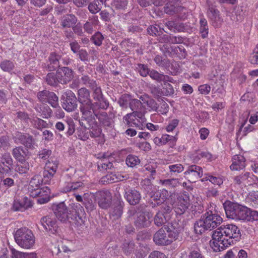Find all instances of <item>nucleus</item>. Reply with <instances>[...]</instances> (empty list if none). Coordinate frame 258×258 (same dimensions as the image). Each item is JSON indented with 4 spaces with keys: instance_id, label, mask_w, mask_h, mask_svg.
Listing matches in <instances>:
<instances>
[{
    "instance_id": "nucleus-1",
    "label": "nucleus",
    "mask_w": 258,
    "mask_h": 258,
    "mask_svg": "<svg viewBox=\"0 0 258 258\" xmlns=\"http://www.w3.org/2000/svg\"><path fill=\"white\" fill-rule=\"evenodd\" d=\"M239 229L234 224L222 225L213 232L210 245L214 251H221L240 239Z\"/></svg>"
},
{
    "instance_id": "nucleus-2",
    "label": "nucleus",
    "mask_w": 258,
    "mask_h": 258,
    "mask_svg": "<svg viewBox=\"0 0 258 258\" xmlns=\"http://www.w3.org/2000/svg\"><path fill=\"white\" fill-rule=\"evenodd\" d=\"M222 222V218L217 214L213 213L210 211L203 215L194 226L195 232L197 234H202L206 230H211Z\"/></svg>"
},
{
    "instance_id": "nucleus-3",
    "label": "nucleus",
    "mask_w": 258,
    "mask_h": 258,
    "mask_svg": "<svg viewBox=\"0 0 258 258\" xmlns=\"http://www.w3.org/2000/svg\"><path fill=\"white\" fill-rule=\"evenodd\" d=\"M78 101L80 103V111L83 117L85 119L91 118L94 115H96L94 109V104L90 99V92L85 88H82L78 91Z\"/></svg>"
},
{
    "instance_id": "nucleus-4",
    "label": "nucleus",
    "mask_w": 258,
    "mask_h": 258,
    "mask_svg": "<svg viewBox=\"0 0 258 258\" xmlns=\"http://www.w3.org/2000/svg\"><path fill=\"white\" fill-rule=\"evenodd\" d=\"M227 218L236 220H247L248 209L237 203L226 202L223 204Z\"/></svg>"
},
{
    "instance_id": "nucleus-5",
    "label": "nucleus",
    "mask_w": 258,
    "mask_h": 258,
    "mask_svg": "<svg viewBox=\"0 0 258 258\" xmlns=\"http://www.w3.org/2000/svg\"><path fill=\"white\" fill-rule=\"evenodd\" d=\"M16 242L21 247L29 249L35 243V236L32 231L26 227L18 229L15 233Z\"/></svg>"
},
{
    "instance_id": "nucleus-6",
    "label": "nucleus",
    "mask_w": 258,
    "mask_h": 258,
    "mask_svg": "<svg viewBox=\"0 0 258 258\" xmlns=\"http://www.w3.org/2000/svg\"><path fill=\"white\" fill-rule=\"evenodd\" d=\"M178 234V230L173 227L168 228L166 231L160 229L154 234L153 240L158 245H167L177 238Z\"/></svg>"
},
{
    "instance_id": "nucleus-7",
    "label": "nucleus",
    "mask_w": 258,
    "mask_h": 258,
    "mask_svg": "<svg viewBox=\"0 0 258 258\" xmlns=\"http://www.w3.org/2000/svg\"><path fill=\"white\" fill-rule=\"evenodd\" d=\"M123 120L128 126H135L140 130L145 127L146 121L144 114L139 111H133L127 114L123 117Z\"/></svg>"
},
{
    "instance_id": "nucleus-8",
    "label": "nucleus",
    "mask_w": 258,
    "mask_h": 258,
    "mask_svg": "<svg viewBox=\"0 0 258 258\" xmlns=\"http://www.w3.org/2000/svg\"><path fill=\"white\" fill-rule=\"evenodd\" d=\"M172 210V206L163 204L160 209L154 216V224L157 226L160 227L167 223L170 218V213Z\"/></svg>"
},
{
    "instance_id": "nucleus-9",
    "label": "nucleus",
    "mask_w": 258,
    "mask_h": 258,
    "mask_svg": "<svg viewBox=\"0 0 258 258\" xmlns=\"http://www.w3.org/2000/svg\"><path fill=\"white\" fill-rule=\"evenodd\" d=\"M61 99L62 102V107L68 112L74 111L77 107V101L76 96L71 90H67L63 92Z\"/></svg>"
},
{
    "instance_id": "nucleus-10",
    "label": "nucleus",
    "mask_w": 258,
    "mask_h": 258,
    "mask_svg": "<svg viewBox=\"0 0 258 258\" xmlns=\"http://www.w3.org/2000/svg\"><path fill=\"white\" fill-rule=\"evenodd\" d=\"M190 206L189 196L187 192L180 194L177 198L175 206V212L177 214L181 215L185 212Z\"/></svg>"
},
{
    "instance_id": "nucleus-11",
    "label": "nucleus",
    "mask_w": 258,
    "mask_h": 258,
    "mask_svg": "<svg viewBox=\"0 0 258 258\" xmlns=\"http://www.w3.org/2000/svg\"><path fill=\"white\" fill-rule=\"evenodd\" d=\"M58 162L56 159L48 160L46 163L43 174L45 183H50L58 168Z\"/></svg>"
},
{
    "instance_id": "nucleus-12",
    "label": "nucleus",
    "mask_w": 258,
    "mask_h": 258,
    "mask_svg": "<svg viewBox=\"0 0 258 258\" xmlns=\"http://www.w3.org/2000/svg\"><path fill=\"white\" fill-rule=\"evenodd\" d=\"M234 183L242 186L258 185V178L249 173L246 172L244 174L240 175L234 177Z\"/></svg>"
},
{
    "instance_id": "nucleus-13",
    "label": "nucleus",
    "mask_w": 258,
    "mask_h": 258,
    "mask_svg": "<svg viewBox=\"0 0 258 258\" xmlns=\"http://www.w3.org/2000/svg\"><path fill=\"white\" fill-rule=\"evenodd\" d=\"M203 169L196 165L189 166L184 172L186 178L191 182H194L203 175Z\"/></svg>"
},
{
    "instance_id": "nucleus-14",
    "label": "nucleus",
    "mask_w": 258,
    "mask_h": 258,
    "mask_svg": "<svg viewBox=\"0 0 258 258\" xmlns=\"http://www.w3.org/2000/svg\"><path fill=\"white\" fill-rule=\"evenodd\" d=\"M14 138L16 143L22 144L27 148L33 149L35 147V141L33 137L29 134L16 132L14 135Z\"/></svg>"
},
{
    "instance_id": "nucleus-15",
    "label": "nucleus",
    "mask_w": 258,
    "mask_h": 258,
    "mask_svg": "<svg viewBox=\"0 0 258 258\" xmlns=\"http://www.w3.org/2000/svg\"><path fill=\"white\" fill-rule=\"evenodd\" d=\"M73 208L75 210L74 222L78 227L85 225L86 220V213L83 207L78 203L74 204Z\"/></svg>"
},
{
    "instance_id": "nucleus-16",
    "label": "nucleus",
    "mask_w": 258,
    "mask_h": 258,
    "mask_svg": "<svg viewBox=\"0 0 258 258\" xmlns=\"http://www.w3.org/2000/svg\"><path fill=\"white\" fill-rule=\"evenodd\" d=\"M13 166V160L10 153H5L0 156V172L2 173H9Z\"/></svg>"
},
{
    "instance_id": "nucleus-17",
    "label": "nucleus",
    "mask_w": 258,
    "mask_h": 258,
    "mask_svg": "<svg viewBox=\"0 0 258 258\" xmlns=\"http://www.w3.org/2000/svg\"><path fill=\"white\" fill-rule=\"evenodd\" d=\"M41 223L44 229L50 234H54L57 231V221L53 217L45 216L42 218Z\"/></svg>"
},
{
    "instance_id": "nucleus-18",
    "label": "nucleus",
    "mask_w": 258,
    "mask_h": 258,
    "mask_svg": "<svg viewBox=\"0 0 258 258\" xmlns=\"http://www.w3.org/2000/svg\"><path fill=\"white\" fill-rule=\"evenodd\" d=\"M135 225L139 228L147 227L151 222L152 215L149 212H140L136 215Z\"/></svg>"
},
{
    "instance_id": "nucleus-19",
    "label": "nucleus",
    "mask_w": 258,
    "mask_h": 258,
    "mask_svg": "<svg viewBox=\"0 0 258 258\" xmlns=\"http://www.w3.org/2000/svg\"><path fill=\"white\" fill-rule=\"evenodd\" d=\"M91 89L93 90V98L100 104L99 107L103 109L107 108L109 103L103 98L100 86H99L96 83Z\"/></svg>"
},
{
    "instance_id": "nucleus-20",
    "label": "nucleus",
    "mask_w": 258,
    "mask_h": 258,
    "mask_svg": "<svg viewBox=\"0 0 258 258\" xmlns=\"http://www.w3.org/2000/svg\"><path fill=\"white\" fill-rule=\"evenodd\" d=\"M129 178L128 174L122 175L120 173H109L102 177L100 182L103 184H108L123 181Z\"/></svg>"
},
{
    "instance_id": "nucleus-21",
    "label": "nucleus",
    "mask_w": 258,
    "mask_h": 258,
    "mask_svg": "<svg viewBox=\"0 0 258 258\" xmlns=\"http://www.w3.org/2000/svg\"><path fill=\"white\" fill-rule=\"evenodd\" d=\"M57 74L58 83L63 84L69 82L74 76L72 70L68 67H63L59 69L57 71Z\"/></svg>"
},
{
    "instance_id": "nucleus-22",
    "label": "nucleus",
    "mask_w": 258,
    "mask_h": 258,
    "mask_svg": "<svg viewBox=\"0 0 258 258\" xmlns=\"http://www.w3.org/2000/svg\"><path fill=\"white\" fill-rule=\"evenodd\" d=\"M32 206L30 200L27 197L21 199H15L13 202L12 209L14 211L23 212Z\"/></svg>"
},
{
    "instance_id": "nucleus-23",
    "label": "nucleus",
    "mask_w": 258,
    "mask_h": 258,
    "mask_svg": "<svg viewBox=\"0 0 258 258\" xmlns=\"http://www.w3.org/2000/svg\"><path fill=\"white\" fill-rule=\"evenodd\" d=\"M56 217L61 221H66L69 217V210L63 202L56 205L53 208Z\"/></svg>"
},
{
    "instance_id": "nucleus-24",
    "label": "nucleus",
    "mask_w": 258,
    "mask_h": 258,
    "mask_svg": "<svg viewBox=\"0 0 258 258\" xmlns=\"http://www.w3.org/2000/svg\"><path fill=\"white\" fill-rule=\"evenodd\" d=\"M64 178H66V181L62 189L64 192L75 191L84 186V184L82 182H72L71 176L69 174L66 175Z\"/></svg>"
},
{
    "instance_id": "nucleus-25",
    "label": "nucleus",
    "mask_w": 258,
    "mask_h": 258,
    "mask_svg": "<svg viewBox=\"0 0 258 258\" xmlns=\"http://www.w3.org/2000/svg\"><path fill=\"white\" fill-rule=\"evenodd\" d=\"M207 15L208 17L214 23L215 27L219 26V24L222 21V19L220 16L219 11L213 6H209Z\"/></svg>"
},
{
    "instance_id": "nucleus-26",
    "label": "nucleus",
    "mask_w": 258,
    "mask_h": 258,
    "mask_svg": "<svg viewBox=\"0 0 258 258\" xmlns=\"http://www.w3.org/2000/svg\"><path fill=\"white\" fill-rule=\"evenodd\" d=\"M245 166V159L241 155H235L232 158V163L230 167L232 170H240Z\"/></svg>"
},
{
    "instance_id": "nucleus-27",
    "label": "nucleus",
    "mask_w": 258,
    "mask_h": 258,
    "mask_svg": "<svg viewBox=\"0 0 258 258\" xmlns=\"http://www.w3.org/2000/svg\"><path fill=\"white\" fill-rule=\"evenodd\" d=\"M100 198L98 201V204L102 209L108 208L111 201V196L108 191H103L100 192Z\"/></svg>"
},
{
    "instance_id": "nucleus-28",
    "label": "nucleus",
    "mask_w": 258,
    "mask_h": 258,
    "mask_svg": "<svg viewBox=\"0 0 258 258\" xmlns=\"http://www.w3.org/2000/svg\"><path fill=\"white\" fill-rule=\"evenodd\" d=\"M124 197L130 204L132 205L138 204L141 200L140 194L135 189H131L126 191Z\"/></svg>"
},
{
    "instance_id": "nucleus-29",
    "label": "nucleus",
    "mask_w": 258,
    "mask_h": 258,
    "mask_svg": "<svg viewBox=\"0 0 258 258\" xmlns=\"http://www.w3.org/2000/svg\"><path fill=\"white\" fill-rule=\"evenodd\" d=\"M110 155L106 153H101L98 155L97 158L102 159L101 161L98 164V169L100 170H106L111 169L113 167V164L109 160Z\"/></svg>"
},
{
    "instance_id": "nucleus-30",
    "label": "nucleus",
    "mask_w": 258,
    "mask_h": 258,
    "mask_svg": "<svg viewBox=\"0 0 258 258\" xmlns=\"http://www.w3.org/2000/svg\"><path fill=\"white\" fill-rule=\"evenodd\" d=\"M77 18L74 15H66L61 19L60 25L63 28H71L77 23Z\"/></svg>"
},
{
    "instance_id": "nucleus-31",
    "label": "nucleus",
    "mask_w": 258,
    "mask_h": 258,
    "mask_svg": "<svg viewBox=\"0 0 258 258\" xmlns=\"http://www.w3.org/2000/svg\"><path fill=\"white\" fill-rule=\"evenodd\" d=\"M169 197L168 191L165 189L158 190L153 193L151 198L155 201H157V205L163 203Z\"/></svg>"
},
{
    "instance_id": "nucleus-32",
    "label": "nucleus",
    "mask_w": 258,
    "mask_h": 258,
    "mask_svg": "<svg viewBox=\"0 0 258 258\" xmlns=\"http://www.w3.org/2000/svg\"><path fill=\"white\" fill-rule=\"evenodd\" d=\"M42 180L41 176L37 175L34 176L30 181V186L32 187V189L35 191V195L41 196L42 189H39L40 185L42 184Z\"/></svg>"
},
{
    "instance_id": "nucleus-33",
    "label": "nucleus",
    "mask_w": 258,
    "mask_h": 258,
    "mask_svg": "<svg viewBox=\"0 0 258 258\" xmlns=\"http://www.w3.org/2000/svg\"><path fill=\"white\" fill-rule=\"evenodd\" d=\"M12 155L17 161L22 162L25 160V158L27 155V150L22 147H18L13 150Z\"/></svg>"
},
{
    "instance_id": "nucleus-34",
    "label": "nucleus",
    "mask_w": 258,
    "mask_h": 258,
    "mask_svg": "<svg viewBox=\"0 0 258 258\" xmlns=\"http://www.w3.org/2000/svg\"><path fill=\"white\" fill-rule=\"evenodd\" d=\"M149 76L150 77L158 82H173L174 80L168 76L164 75L162 74H160L157 71L152 70L150 72Z\"/></svg>"
},
{
    "instance_id": "nucleus-35",
    "label": "nucleus",
    "mask_w": 258,
    "mask_h": 258,
    "mask_svg": "<svg viewBox=\"0 0 258 258\" xmlns=\"http://www.w3.org/2000/svg\"><path fill=\"white\" fill-rule=\"evenodd\" d=\"M209 181L212 184L220 186L223 183V179L219 176H214L209 173H205L202 181Z\"/></svg>"
},
{
    "instance_id": "nucleus-36",
    "label": "nucleus",
    "mask_w": 258,
    "mask_h": 258,
    "mask_svg": "<svg viewBox=\"0 0 258 258\" xmlns=\"http://www.w3.org/2000/svg\"><path fill=\"white\" fill-rule=\"evenodd\" d=\"M60 57L55 53H51L49 57V64H48V68L49 71L55 70L59 66V59Z\"/></svg>"
},
{
    "instance_id": "nucleus-37",
    "label": "nucleus",
    "mask_w": 258,
    "mask_h": 258,
    "mask_svg": "<svg viewBox=\"0 0 258 258\" xmlns=\"http://www.w3.org/2000/svg\"><path fill=\"white\" fill-rule=\"evenodd\" d=\"M165 25L171 31L176 32H181L184 30V25L182 23L177 22L174 21H168Z\"/></svg>"
},
{
    "instance_id": "nucleus-38",
    "label": "nucleus",
    "mask_w": 258,
    "mask_h": 258,
    "mask_svg": "<svg viewBox=\"0 0 258 258\" xmlns=\"http://www.w3.org/2000/svg\"><path fill=\"white\" fill-rule=\"evenodd\" d=\"M200 32L201 36L203 38H206L208 36L209 31L207 21L202 17L200 19Z\"/></svg>"
},
{
    "instance_id": "nucleus-39",
    "label": "nucleus",
    "mask_w": 258,
    "mask_h": 258,
    "mask_svg": "<svg viewBox=\"0 0 258 258\" xmlns=\"http://www.w3.org/2000/svg\"><path fill=\"white\" fill-rule=\"evenodd\" d=\"M246 200L252 206L258 207V191L250 192L248 194Z\"/></svg>"
},
{
    "instance_id": "nucleus-40",
    "label": "nucleus",
    "mask_w": 258,
    "mask_h": 258,
    "mask_svg": "<svg viewBox=\"0 0 258 258\" xmlns=\"http://www.w3.org/2000/svg\"><path fill=\"white\" fill-rule=\"evenodd\" d=\"M12 258H37L35 253H25L12 249Z\"/></svg>"
},
{
    "instance_id": "nucleus-41",
    "label": "nucleus",
    "mask_w": 258,
    "mask_h": 258,
    "mask_svg": "<svg viewBox=\"0 0 258 258\" xmlns=\"http://www.w3.org/2000/svg\"><path fill=\"white\" fill-rule=\"evenodd\" d=\"M16 167V171L20 174H26L30 169V165L28 162L25 160L22 162H19Z\"/></svg>"
},
{
    "instance_id": "nucleus-42",
    "label": "nucleus",
    "mask_w": 258,
    "mask_h": 258,
    "mask_svg": "<svg viewBox=\"0 0 258 258\" xmlns=\"http://www.w3.org/2000/svg\"><path fill=\"white\" fill-rule=\"evenodd\" d=\"M168 168L172 175H176L182 172L184 170L183 165L180 163L171 164L168 166Z\"/></svg>"
},
{
    "instance_id": "nucleus-43",
    "label": "nucleus",
    "mask_w": 258,
    "mask_h": 258,
    "mask_svg": "<svg viewBox=\"0 0 258 258\" xmlns=\"http://www.w3.org/2000/svg\"><path fill=\"white\" fill-rule=\"evenodd\" d=\"M0 67L4 72H10L14 69L15 64L10 60L5 59L0 63Z\"/></svg>"
},
{
    "instance_id": "nucleus-44",
    "label": "nucleus",
    "mask_w": 258,
    "mask_h": 258,
    "mask_svg": "<svg viewBox=\"0 0 258 258\" xmlns=\"http://www.w3.org/2000/svg\"><path fill=\"white\" fill-rule=\"evenodd\" d=\"M159 183L167 187H175L179 184V181L177 178L160 180Z\"/></svg>"
},
{
    "instance_id": "nucleus-45",
    "label": "nucleus",
    "mask_w": 258,
    "mask_h": 258,
    "mask_svg": "<svg viewBox=\"0 0 258 258\" xmlns=\"http://www.w3.org/2000/svg\"><path fill=\"white\" fill-rule=\"evenodd\" d=\"M125 162L127 166L134 167L140 163V160L137 156L129 155L126 157Z\"/></svg>"
},
{
    "instance_id": "nucleus-46",
    "label": "nucleus",
    "mask_w": 258,
    "mask_h": 258,
    "mask_svg": "<svg viewBox=\"0 0 258 258\" xmlns=\"http://www.w3.org/2000/svg\"><path fill=\"white\" fill-rule=\"evenodd\" d=\"M130 107L133 111L141 112L142 103L137 99H132L130 102Z\"/></svg>"
},
{
    "instance_id": "nucleus-47",
    "label": "nucleus",
    "mask_w": 258,
    "mask_h": 258,
    "mask_svg": "<svg viewBox=\"0 0 258 258\" xmlns=\"http://www.w3.org/2000/svg\"><path fill=\"white\" fill-rule=\"evenodd\" d=\"M46 81L48 84L51 86H55L58 82V79H57V72L56 73H49L46 77Z\"/></svg>"
},
{
    "instance_id": "nucleus-48",
    "label": "nucleus",
    "mask_w": 258,
    "mask_h": 258,
    "mask_svg": "<svg viewBox=\"0 0 258 258\" xmlns=\"http://www.w3.org/2000/svg\"><path fill=\"white\" fill-rule=\"evenodd\" d=\"M31 122L34 126L38 130H42L43 128L46 127L47 125L46 121L38 117H35L32 119Z\"/></svg>"
},
{
    "instance_id": "nucleus-49",
    "label": "nucleus",
    "mask_w": 258,
    "mask_h": 258,
    "mask_svg": "<svg viewBox=\"0 0 258 258\" xmlns=\"http://www.w3.org/2000/svg\"><path fill=\"white\" fill-rule=\"evenodd\" d=\"M163 28L159 25H152L148 28V32L151 35H159L163 33Z\"/></svg>"
},
{
    "instance_id": "nucleus-50",
    "label": "nucleus",
    "mask_w": 258,
    "mask_h": 258,
    "mask_svg": "<svg viewBox=\"0 0 258 258\" xmlns=\"http://www.w3.org/2000/svg\"><path fill=\"white\" fill-rule=\"evenodd\" d=\"M52 107L57 108L58 107V98L56 94L51 92L47 101Z\"/></svg>"
},
{
    "instance_id": "nucleus-51",
    "label": "nucleus",
    "mask_w": 258,
    "mask_h": 258,
    "mask_svg": "<svg viewBox=\"0 0 258 258\" xmlns=\"http://www.w3.org/2000/svg\"><path fill=\"white\" fill-rule=\"evenodd\" d=\"M51 93V92L47 90L40 91L37 94L38 99L41 102H47Z\"/></svg>"
},
{
    "instance_id": "nucleus-52",
    "label": "nucleus",
    "mask_w": 258,
    "mask_h": 258,
    "mask_svg": "<svg viewBox=\"0 0 258 258\" xmlns=\"http://www.w3.org/2000/svg\"><path fill=\"white\" fill-rule=\"evenodd\" d=\"M81 81L82 83L90 87V88L96 84V82L95 80L93 79H91L90 77L87 75H83L81 78Z\"/></svg>"
},
{
    "instance_id": "nucleus-53",
    "label": "nucleus",
    "mask_w": 258,
    "mask_h": 258,
    "mask_svg": "<svg viewBox=\"0 0 258 258\" xmlns=\"http://www.w3.org/2000/svg\"><path fill=\"white\" fill-rule=\"evenodd\" d=\"M91 39L95 45L100 46L102 44L104 37L101 33L98 32L92 36Z\"/></svg>"
},
{
    "instance_id": "nucleus-54",
    "label": "nucleus",
    "mask_w": 258,
    "mask_h": 258,
    "mask_svg": "<svg viewBox=\"0 0 258 258\" xmlns=\"http://www.w3.org/2000/svg\"><path fill=\"white\" fill-rule=\"evenodd\" d=\"M181 7H176L174 6L169 4L164 7V12L169 15H173L180 11Z\"/></svg>"
},
{
    "instance_id": "nucleus-55",
    "label": "nucleus",
    "mask_w": 258,
    "mask_h": 258,
    "mask_svg": "<svg viewBox=\"0 0 258 258\" xmlns=\"http://www.w3.org/2000/svg\"><path fill=\"white\" fill-rule=\"evenodd\" d=\"M169 138L167 134L163 135L161 138L155 137L153 141L156 145L160 146L168 143V138Z\"/></svg>"
},
{
    "instance_id": "nucleus-56",
    "label": "nucleus",
    "mask_w": 258,
    "mask_h": 258,
    "mask_svg": "<svg viewBox=\"0 0 258 258\" xmlns=\"http://www.w3.org/2000/svg\"><path fill=\"white\" fill-rule=\"evenodd\" d=\"M131 99V98L129 95L123 94L119 99L118 103L120 106L126 107L127 104L130 103Z\"/></svg>"
},
{
    "instance_id": "nucleus-57",
    "label": "nucleus",
    "mask_w": 258,
    "mask_h": 258,
    "mask_svg": "<svg viewBox=\"0 0 258 258\" xmlns=\"http://www.w3.org/2000/svg\"><path fill=\"white\" fill-rule=\"evenodd\" d=\"M87 194H85L84 195V202L83 205L85 207L87 212H91L95 209L94 205L93 204L92 200H86Z\"/></svg>"
},
{
    "instance_id": "nucleus-58",
    "label": "nucleus",
    "mask_w": 258,
    "mask_h": 258,
    "mask_svg": "<svg viewBox=\"0 0 258 258\" xmlns=\"http://www.w3.org/2000/svg\"><path fill=\"white\" fill-rule=\"evenodd\" d=\"M88 10L92 14H96L100 11L101 7H100L99 5L97 4L94 1L88 5Z\"/></svg>"
},
{
    "instance_id": "nucleus-59",
    "label": "nucleus",
    "mask_w": 258,
    "mask_h": 258,
    "mask_svg": "<svg viewBox=\"0 0 258 258\" xmlns=\"http://www.w3.org/2000/svg\"><path fill=\"white\" fill-rule=\"evenodd\" d=\"M179 120L177 119H173L169 121L166 126V130L167 132H172L178 125Z\"/></svg>"
},
{
    "instance_id": "nucleus-60",
    "label": "nucleus",
    "mask_w": 258,
    "mask_h": 258,
    "mask_svg": "<svg viewBox=\"0 0 258 258\" xmlns=\"http://www.w3.org/2000/svg\"><path fill=\"white\" fill-rule=\"evenodd\" d=\"M78 139L82 141H86L89 138V134L86 128H81L77 131Z\"/></svg>"
},
{
    "instance_id": "nucleus-61",
    "label": "nucleus",
    "mask_w": 258,
    "mask_h": 258,
    "mask_svg": "<svg viewBox=\"0 0 258 258\" xmlns=\"http://www.w3.org/2000/svg\"><path fill=\"white\" fill-rule=\"evenodd\" d=\"M154 61L160 67H166L169 63L167 59H163L162 57L159 55L155 56Z\"/></svg>"
},
{
    "instance_id": "nucleus-62",
    "label": "nucleus",
    "mask_w": 258,
    "mask_h": 258,
    "mask_svg": "<svg viewBox=\"0 0 258 258\" xmlns=\"http://www.w3.org/2000/svg\"><path fill=\"white\" fill-rule=\"evenodd\" d=\"M79 58L84 62H88L89 60V55L85 49H80L78 52Z\"/></svg>"
},
{
    "instance_id": "nucleus-63",
    "label": "nucleus",
    "mask_w": 258,
    "mask_h": 258,
    "mask_svg": "<svg viewBox=\"0 0 258 258\" xmlns=\"http://www.w3.org/2000/svg\"><path fill=\"white\" fill-rule=\"evenodd\" d=\"M138 69L140 74L143 77H146L147 75L150 74L149 69L145 64H139Z\"/></svg>"
},
{
    "instance_id": "nucleus-64",
    "label": "nucleus",
    "mask_w": 258,
    "mask_h": 258,
    "mask_svg": "<svg viewBox=\"0 0 258 258\" xmlns=\"http://www.w3.org/2000/svg\"><path fill=\"white\" fill-rule=\"evenodd\" d=\"M198 90L202 94L207 95L210 92L211 87L208 84L201 85L199 86Z\"/></svg>"
}]
</instances>
